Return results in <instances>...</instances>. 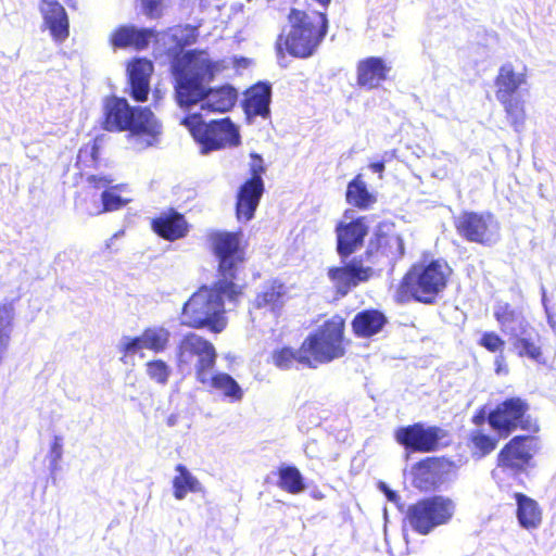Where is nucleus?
<instances>
[{
	"label": "nucleus",
	"instance_id": "nucleus-1",
	"mask_svg": "<svg viewBox=\"0 0 556 556\" xmlns=\"http://www.w3.org/2000/svg\"><path fill=\"white\" fill-rule=\"evenodd\" d=\"M187 26L176 25L167 29L174 48L166 50L170 61L176 101L180 108H190L203 101L202 109L210 112L230 111L238 100V91L230 85L208 87L219 74L228 68L225 60L212 59L205 50L184 51L194 38Z\"/></svg>",
	"mask_w": 556,
	"mask_h": 556
},
{
	"label": "nucleus",
	"instance_id": "nucleus-2",
	"mask_svg": "<svg viewBox=\"0 0 556 556\" xmlns=\"http://www.w3.org/2000/svg\"><path fill=\"white\" fill-rule=\"evenodd\" d=\"M242 295L243 286L225 279H217L211 287L202 286L184 304L181 324L220 333L227 327L224 298L237 302Z\"/></svg>",
	"mask_w": 556,
	"mask_h": 556
},
{
	"label": "nucleus",
	"instance_id": "nucleus-3",
	"mask_svg": "<svg viewBox=\"0 0 556 556\" xmlns=\"http://www.w3.org/2000/svg\"><path fill=\"white\" fill-rule=\"evenodd\" d=\"M101 127L111 132L127 131L141 149L156 143L162 130L149 106H132L125 98L115 96L104 101Z\"/></svg>",
	"mask_w": 556,
	"mask_h": 556
},
{
	"label": "nucleus",
	"instance_id": "nucleus-4",
	"mask_svg": "<svg viewBox=\"0 0 556 556\" xmlns=\"http://www.w3.org/2000/svg\"><path fill=\"white\" fill-rule=\"evenodd\" d=\"M451 275L452 268L444 261L415 263L400 279L395 289V300L397 303L417 302L432 305L447 288Z\"/></svg>",
	"mask_w": 556,
	"mask_h": 556
},
{
	"label": "nucleus",
	"instance_id": "nucleus-5",
	"mask_svg": "<svg viewBox=\"0 0 556 556\" xmlns=\"http://www.w3.org/2000/svg\"><path fill=\"white\" fill-rule=\"evenodd\" d=\"M288 22L290 30L286 36L278 37L277 49L300 59L313 55L328 31L326 13L292 8Z\"/></svg>",
	"mask_w": 556,
	"mask_h": 556
},
{
	"label": "nucleus",
	"instance_id": "nucleus-6",
	"mask_svg": "<svg viewBox=\"0 0 556 556\" xmlns=\"http://www.w3.org/2000/svg\"><path fill=\"white\" fill-rule=\"evenodd\" d=\"M303 343V353L308 368L341 358L346 352L345 319L333 315L325 320L315 331L308 333Z\"/></svg>",
	"mask_w": 556,
	"mask_h": 556
},
{
	"label": "nucleus",
	"instance_id": "nucleus-7",
	"mask_svg": "<svg viewBox=\"0 0 556 556\" xmlns=\"http://www.w3.org/2000/svg\"><path fill=\"white\" fill-rule=\"evenodd\" d=\"M181 124L191 134L200 146L201 153L233 148L240 144L239 128L230 119L223 117L205 122L199 113L188 114L181 119Z\"/></svg>",
	"mask_w": 556,
	"mask_h": 556
},
{
	"label": "nucleus",
	"instance_id": "nucleus-8",
	"mask_svg": "<svg viewBox=\"0 0 556 556\" xmlns=\"http://www.w3.org/2000/svg\"><path fill=\"white\" fill-rule=\"evenodd\" d=\"M455 514L454 502L446 496L422 497L407 506L404 520L420 535L450 522Z\"/></svg>",
	"mask_w": 556,
	"mask_h": 556
},
{
	"label": "nucleus",
	"instance_id": "nucleus-9",
	"mask_svg": "<svg viewBox=\"0 0 556 556\" xmlns=\"http://www.w3.org/2000/svg\"><path fill=\"white\" fill-rule=\"evenodd\" d=\"M529 403L525 399L507 397L489 412L488 424L495 432L505 438L516 430L538 433L540 425L529 415Z\"/></svg>",
	"mask_w": 556,
	"mask_h": 556
},
{
	"label": "nucleus",
	"instance_id": "nucleus-10",
	"mask_svg": "<svg viewBox=\"0 0 556 556\" xmlns=\"http://www.w3.org/2000/svg\"><path fill=\"white\" fill-rule=\"evenodd\" d=\"M216 361L217 352L214 344L195 332L186 333L177 344V365L193 366L194 377L199 383H205V376L212 374Z\"/></svg>",
	"mask_w": 556,
	"mask_h": 556
},
{
	"label": "nucleus",
	"instance_id": "nucleus-11",
	"mask_svg": "<svg viewBox=\"0 0 556 556\" xmlns=\"http://www.w3.org/2000/svg\"><path fill=\"white\" fill-rule=\"evenodd\" d=\"M536 433L517 434L510 438L496 455V467L503 472L518 476L533 466L541 448Z\"/></svg>",
	"mask_w": 556,
	"mask_h": 556
},
{
	"label": "nucleus",
	"instance_id": "nucleus-12",
	"mask_svg": "<svg viewBox=\"0 0 556 556\" xmlns=\"http://www.w3.org/2000/svg\"><path fill=\"white\" fill-rule=\"evenodd\" d=\"M250 157V177L239 186L235 203L236 217L239 222L244 223L254 218L265 192L263 175L266 173V167L264 160L255 152H252Z\"/></svg>",
	"mask_w": 556,
	"mask_h": 556
},
{
	"label": "nucleus",
	"instance_id": "nucleus-13",
	"mask_svg": "<svg viewBox=\"0 0 556 556\" xmlns=\"http://www.w3.org/2000/svg\"><path fill=\"white\" fill-rule=\"evenodd\" d=\"M210 243L212 252L218 261L217 279L237 282L238 268L245 261L241 233L216 231L211 235Z\"/></svg>",
	"mask_w": 556,
	"mask_h": 556
},
{
	"label": "nucleus",
	"instance_id": "nucleus-14",
	"mask_svg": "<svg viewBox=\"0 0 556 556\" xmlns=\"http://www.w3.org/2000/svg\"><path fill=\"white\" fill-rule=\"evenodd\" d=\"M453 226L467 242L488 247L496 240L497 225L489 212L464 210L453 217Z\"/></svg>",
	"mask_w": 556,
	"mask_h": 556
},
{
	"label": "nucleus",
	"instance_id": "nucleus-15",
	"mask_svg": "<svg viewBox=\"0 0 556 556\" xmlns=\"http://www.w3.org/2000/svg\"><path fill=\"white\" fill-rule=\"evenodd\" d=\"M447 435L446 431L439 426H426L422 422H415L400 427L395 430V441L406 451L413 453H431L438 451L441 441Z\"/></svg>",
	"mask_w": 556,
	"mask_h": 556
},
{
	"label": "nucleus",
	"instance_id": "nucleus-16",
	"mask_svg": "<svg viewBox=\"0 0 556 556\" xmlns=\"http://www.w3.org/2000/svg\"><path fill=\"white\" fill-rule=\"evenodd\" d=\"M375 275L371 267L365 266L362 260L353 258L342 266H332L327 270V276L339 296H345L359 283L367 282Z\"/></svg>",
	"mask_w": 556,
	"mask_h": 556
},
{
	"label": "nucleus",
	"instance_id": "nucleus-17",
	"mask_svg": "<svg viewBox=\"0 0 556 556\" xmlns=\"http://www.w3.org/2000/svg\"><path fill=\"white\" fill-rule=\"evenodd\" d=\"M337 253L346 260L364 245L368 233L367 218L358 216L350 222H339L336 226Z\"/></svg>",
	"mask_w": 556,
	"mask_h": 556
},
{
	"label": "nucleus",
	"instance_id": "nucleus-18",
	"mask_svg": "<svg viewBox=\"0 0 556 556\" xmlns=\"http://www.w3.org/2000/svg\"><path fill=\"white\" fill-rule=\"evenodd\" d=\"M89 187L93 190L103 189L101 193V208L98 213H108L118 211L130 203L131 199L122 197V192L127 190V184L113 185V178L105 175H89L86 178Z\"/></svg>",
	"mask_w": 556,
	"mask_h": 556
},
{
	"label": "nucleus",
	"instance_id": "nucleus-19",
	"mask_svg": "<svg viewBox=\"0 0 556 556\" xmlns=\"http://www.w3.org/2000/svg\"><path fill=\"white\" fill-rule=\"evenodd\" d=\"M154 66L147 58H134L126 67L128 93L137 102H146L150 92V79Z\"/></svg>",
	"mask_w": 556,
	"mask_h": 556
},
{
	"label": "nucleus",
	"instance_id": "nucleus-20",
	"mask_svg": "<svg viewBox=\"0 0 556 556\" xmlns=\"http://www.w3.org/2000/svg\"><path fill=\"white\" fill-rule=\"evenodd\" d=\"M157 33L153 28H138L135 25H119L110 35L109 42L114 49H148Z\"/></svg>",
	"mask_w": 556,
	"mask_h": 556
},
{
	"label": "nucleus",
	"instance_id": "nucleus-21",
	"mask_svg": "<svg viewBox=\"0 0 556 556\" xmlns=\"http://www.w3.org/2000/svg\"><path fill=\"white\" fill-rule=\"evenodd\" d=\"M151 229L160 238L173 242L185 238L190 225L182 213L168 208L151 219Z\"/></svg>",
	"mask_w": 556,
	"mask_h": 556
},
{
	"label": "nucleus",
	"instance_id": "nucleus-22",
	"mask_svg": "<svg viewBox=\"0 0 556 556\" xmlns=\"http://www.w3.org/2000/svg\"><path fill=\"white\" fill-rule=\"evenodd\" d=\"M39 10L52 38L64 41L70 36V22L62 4L56 0H40Z\"/></svg>",
	"mask_w": 556,
	"mask_h": 556
},
{
	"label": "nucleus",
	"instance_id": "nucleus-23",
	"mask_svg": "<svg viewBox=\"0 0 556 556\" xmlns=\"http://www.w3.org/2000/svg\"><path fill=\"white\" fill-rule=\"evenodd\" d=\"M388 324L387 315L378 308H365L355 314L351 328L356 338L368 339L380 333Z\"/></svg>",
	"mask_w": 556,
	"mask_h": 556
},
{
	"label": "nucleus",
	"instance_id": "nucleus-24",
	"mask_svg": "<svg viewBox=\"0 0 556 556\" xmlns=\"http://www.w3.org/2000/svg\"><path fill=\"white\" fill-rule=\"evenodd\" d=\"M357 85L366 89L378 88L388 78L390 67L379 56H369L357 63Z\"/></svg>",
	"mask_w": 556,
	"mask_h": 556
},
{
	"label": "nucleus",
	"instance_id": "nucleus-25",
	"mask_svg": "<svg viewBox=\"0 0 556 556\" xmlns=\"http://www.w3.org/2000/svg\"><path fill=\"white\" fill-rule=\"evenodd\" d=\"M271 86L266 81L252 85L244 93L243 109L248 116H269Z\"/></svg>",
	"mask_w": 556,
	"mask_h": 556
},
{
	"label": "nucleus",
	"instance_id": "nucleus-26",
	"mask_svg": "<svg viewBox=\"0 0 556 556\" xmlns=\"http://www.w3.org/2000/svg\"><path fill=\"white\" fill-rule=\"evenodd\" d=\"M367 254L381 255L392 260L399 258L404 254L403 240L392 231H384L379 225L369 241Z\"/></svg>",
	"mask_w": 556,
	"mask_h": 556
},
{
	"label": "nucleus",
	"instance_id": "nucleus-27",
	"mask_svg": "<svg viewBox=\"0 0 556 556\" xmlns=\"http://www.w3.org/2000/svg\"><path fill=\"white\" fill-rule=\"evenodd\" d=\"M286 295L285 283L278 279H271L265 282L262 290L255 294L252 305L256 309L279 314L285 305Z\"/></svg>",
	"mask_w": 556,
	"mask_h": 556
},
{
	"label": "nucleus",
	"instance_id": "nucleus-28",
	"mask_svg": "<svg viewBox=\"0 0 556 556\" xmlns=\"http://www.w3.org/2000/svg\"><path fill=\"white\" fill-rule=\"evenodd\" d=\"M528 324L520 325L519 334L511 333L513 351L520 358H528L538 364H544L545 358L539 336H532L528 331Z\"/></svg>",
	"mask_w": 556,
	"mask_h": 556
},
{
	"label": "nucleus",
	"instance_id": "nucleus-29",
	"mask_svg": "<svg viewBox=\"0 0 556 556\" xmlns=\"http://www.w3.org/2000/svg\"><path fill=\"white\" fill-rule=\"evenodd\" d=\"M513 497L517 505L516 517L519 526L527 531L538 529L543 521V511L539 503L521 492L514 493Z\"/></svg>",
	"mask_w": 556,
	"mask_h": 556
},
{
	"label": "nucleus",
	"instance_id": "nucleus-30",
	"mask_svg": "<svg viewBox=\"0 0 556 556\" xmlns=\"http://www.w3.org/2000/svg\"><path fill=\"white\" fill-rule=\"evenodd\" d=\"M494 85L497 100L516 97L518 89L527 85V74L516 73L511 63H505L500 67Z\"/></svg>",
	"mask_w": 556,
	"mask_h": 556
},
{
	"label": "nucleus",
	"instance_id": "nucleus-31",
	"mask_svg": "<svg viewBox=\"0 0 556 556\" xmlns=\"http://www.w3.org/2000/svg\"><path fill=\"white\" fill-rule=\"evenodd\" d=\"M345 201L351 206L365 211L377 202V197L368 189L364 176L357 174L346 186Z\"/></svg>",
	"mask_w": 556,
	"mask_h": 556
},
{
	"label": "nucleus",
	"instance_id": "nucleus-32",
	"mask_svg": "<svg viewBox=\"0 0 556 556\" xmlns=\"http://www.w3.org/2000/svg\"><path fill=\"white\" fill-rule=\"evenodd\" d=\"M498 445V438L484 429L471 430L466 440V446L475 460H480L492 454Z\"/></svg>",
	"mask_w": 556,
	"mask_h": 556
},
{
	"label": "nucleus",
	"instance_id": "nucleus-33",
	"mask_svg": "<svg viewBox=\"0 0 556 556\" xmlns=\"http://www.w3.org/2000/svg\"><path fill=\"white\" fill-rule=\"evenodd\" d=\"M201 384L217 391L230 402H239L243 397V391L239 383L226 372L210 374L205 376V383Z\"/></svg>",
	"mask_w": 556,
	"mask_h": 556
},
{
	"label": "nucleus",
	"instance_id": "nucleus-34",
	"mask_svg": "<svg viewBox=\"0 0 556 556\" xmlns=\"http://www.w3.org/2000/svg\"><path fill=\"white\" fill-rule=\"evenodd\" d=\"M176 476L173 478V495L176 500H184L188 493H199L203 491L201 482L194 477L188 468L178 464L175 467Z\"/></svg>",
	"mask_w": 556,
	"mask_h": 556
},
{
	"label": "nucleus",
	"instance_id": "nucleus-35",
	"mask_svg": "<svg viewBox=\"0 0 556 556\" xmlns=\"http://www.w3.org/2000/svg\"><path fill=\"white\" fill-rule=\"evenodd\" d=\"M504 109L507 121L515 131L523 129L527 121L526 102L521 96L497 100Z\"/></svg>",
	"mask_w": 556,
	"mask_h": 556
},
{
	"label": "nucleus",
	"instance_id": "nucleus-36",
	"mask_svg": "<svg viewBox=\"0 0 556 556\" xmlns=\"http://www.w3.org/2000/svg\"><path fill=\"white\" fill-rule=\"evenodd\" d=\"M277 485L289 494H299L305 490L301 471L293 465H282L277 469Z\"/></svg>",
	"mask_w": 556,
	"mask_h": 556
},
{
	"label": "nucleus",
	"instance_id": "nucleus-37",
	"mask_svg": "<svg viewBox=\"0 0 556 556\" xmlns=\"http://www.w3.org/2000/svg\"><path fill=\"white\" fill-rule=\"evenodd\" d=\"M302 351L303 343H301L298 350L291 346L276 349L271 353L273 364L281 370L291 369L295 364H300L308 368V362L303 358L305 353Z\"/></svg>",
	"mask_w": 556,
	"mask_h": 556
},
{
	"label": "nucleus",
	"instance_id": "nucleus-38",
	"mask_svg": "<svg viewBox=\"0 0 556 556\" xmlns=\"http://www.w3.org/2000/svg\"><path fill=\"white\" fill-rule=\"evenodd\" d=\"M14 307L11 302L0 303V364L3 362L11 339Z\"/></svg>",
	"mask_w": 556,
	"mask_h": 556
},
{
	"label": "nucleus",
	"instance_id": "nucleus-39",
	"mask_svg": "<svg viewBox=\"0 0 556 556\" xmlns=\"http://www.w3.org/2000/svg\"><path fill=\"white\" fill-rule=\"evenodd\" d=\"M478 345L496 355V372H500V365L504 362L506 341L495 331H484L478 340Z\"/></svg>",
	"mask_w": 556,
	"mask_h": 556
},
{
	"label": "nucleus",
	"instance_id": "nucleus-40",
	"mask_svg": "<svg viewBox=\"0 0 556 556\" xmlns=\"http://www.w3.org/2000/svg\"><path fill=\"white\" fill-rule=\"evenodd\" d=\"M146 349L154 353L165 351L169 344L170 332L164 327H148L142 331Z\"/></svg>",
	"mask_w": 556,
	"mask_h": 556
},
{
	"label": "nucleus",
	"instance_id": "nucleus-41",
	"mask_svg": "<svg viewBox=\"0 0 556 556\" xmlns=\"http://www.w3.org/2000/svg\"><path fill=\"white\" fill-rule=\"evenodd\" d=\"M146 372L155 383L166 386L169 381L172 369L165 361L157 358L146 363Z\"/></svg>",
	"mask_w": 556,
	"mask_h": 556
},
{
	"label": "nucleus",
	"instance_id": "nucleus-42",
	"mask_svg": "<svg viewBox=\"0 0 556 556\" xmlns=\"http://www.w3.org/2000/svg\"><path fill=\"white\" fill-rule=\"evenodd\" d=\"M493 315L503 331L518 319V313L508 303L497 305Z\"/></svg>",
	"mask_w": 556,
	"mask_h": 556
},
{
	"label": "nucleus",
	"instance_id": "nucleus-43",
	"mask_svg": "<svg viewBox=\"0 0 556 556\" xmlns=\"http://www.w3.org/2000/svg\"><path fill=\"white\" fill-rule=\"evenodd\" d=\"M142 349H146V342L143 340V334L141 333V336L138 337L126 338L119 350L123 353V356H128Z\"/></svg>",
	"mask_w": 556,
	"mask_h": 556
},
{
	"label": "nucleus",
	"instance_id": "nucleus-44",
	"mask_svg": "<svg viewBox=\"0 0 556 556\" xmlns=\"http://www.w3.org/2000/svg\"><path fill=\"white\" fill-rule=\"evenodd\" d=\"M442 457H426L416 464V468L424 473H430L442 467Z\"/></svg>",
	"mask_w": 556,
	"mask_h": 556
},
{
	"label": "nucleus",
	"instance_id": "nucleus-45",
	"mask_svg": "<svg viewBox=\"0 0 556 556\" xmlns=\"http://www.w3.org/2000/svg\"><path fill=\"white\" fill-rule=\"evenodd\" d=\"M143 11L150 18H156L161 16V3L162 0H141Z\"/></svg>",
	"mask_w": 556,
	"mask_h": 556
},
{
	"label": "nucleus",
	"instance_id": "nucleus-46",
	"mask_svg": "<svg viewBox=\"0 0 556 556\" xmlns=\"http://www.w3.org/2000/svg\"><path fill=\"white\" fill-rule=\"evenodd\" d=\"M62 453H63L62 439L60 437H54V439L51 443V448H50L52 463L56 464L61 459Z\"/></svg>",
	"mask_w": 556,
	"mask_h": 556
},
{
	"label": "nucleus",
	"instance_id": "nucleus-47",
	"mask_svg": "<svg viewBox=\"0 0 556 556\" xmlns=\"http://www.w3.org/2000/svg\"><path fill=\"white\" fill-rule=\"evenodd\" d=\"M488 414L485 412L484 407H480L477 409L473 415L471 416V424L475 425L477 428L482 429L481 427L488 422Z\"/></svg>",
	"mask_w": 556,
	"mask_h": 556
},
{
	"label": "nucleus",
	"instance_id": "nucleus-48",
	"mask_svg": "<svg viewBox=\"0 0 556 556\" xmlns=\"http://www.w3.org/2000/svg\"><path fill=\"white\" fill-rule=\"evenodd\" d=\"M370 169L375 173H378L380 176L384 170V162L383 161H377L372 162L369 165Z\"/></svg>",
	"mask_w": 556,
	"mask_h": 556
},
{
	"label": "nucleus",
	"instance_id": "nucleus-49",
	"mask_svg": "<svg viewBox=\"0 0 556 556\" xmlns=\"http://www.w3.org/2000/svg\"><path fill=\"white\" fill-rule=\"evenodd\" d=\"M91 157L93 161H97L99 157V144L96 140H93L91 148H90Z\"/></svg>",
	"mask_w": 556,
	"mask_h": 556
},
{
	"label": "nucleus",
	"instance_id": "nucleus-50",
	"mask_svg": "<svg viewBox=\"0 0 556 556\" xmlns=\"http://www.w3.org/2000/svg\"><path fill=\"white\" fill-rule=\"evenodd\" d=\"M177 421H178V416H177V415H174V414H173V415H170V416H168V417H167V419H166V424H167V426H169V427L175 426V425L177 424Z\"/></svg>",
	"mask_w": 556,
	"mask_h": 556
},
{
	"label": "nucleus",
	"instance_id": "nucleus-51",
	"mask_svg": "<svg viewBox=\"0 0 556 556\" xmlns=\"http://www.w3.org/2000/svg\"><path fill=\"white\" fill-rule=\"evenodd\" d=\"M386 494L388 495L389 500H391V501H393L396 497V494L393 491L388 490V489H386Z\"/></svg>",
	"mask_w": 556,
	"mask_h": 556
},
{
	"label": "nucleus",
	"instance_id": "nucleus-52",
	"mask_svg": "<svg viewBox=\"0 0 556 556\" xmlns=\"http://www.w3.org/2000/svg\"><path fill=\"white\" fill-rule=\"evenodd\" d=\"M315 1L324 8H327L331 2V0H315Z\"/></svg>",
	"mask_w": 556,
	"mask_h": 556
}]
</instances>
